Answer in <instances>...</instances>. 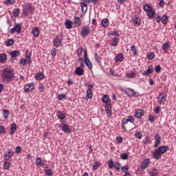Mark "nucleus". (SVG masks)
<instances>
[{"label": "nucleus", "instance_id": "nucleus-23", "mask_svg": "<svg viewBox=\"0 0 176 176\" xmlns=\"http://www.w3.org/2000/svg\"><path fill=\"white\" fill-rule=\"evenodd\" d=\"M62 130L65 133H71V129H69V125L67 124H63Z\"/></svg>", "mask_w": 176, "mask_h": 176}, {"label": "nucleus", "instance_id": "nucleus-11", "mask_svg": "<svg viewBox=\"0 0 176 176\" xmlns=\"http://www.w3.org/2000/svg\"><path fill=\"white\" fill-rule=\"evenodd\" d=\"M155 143L154 144V148H157L159 146L160 142L162 141V138L159 133H157L155 136Z\"/></svg>", "mask_w": 176, "mask_h": 176}, {"label": "nucleus", "instance_id": "nucleus-54", "mask_svg": "<svg viewBox=\"0 0 176 176\" xmlns=\"http://www.w3.org/2000/svg\"><path fill=\"white\" fill-rule=\"evenodd\" d=\"M78 63H80V65L81 68H84L85 67V65L83 64V58H80L78 59Z\"/></svg>", "mask_w": 176, "mask_h": 176}, {"label": "nucleus", "instance_id": "nucleus-44", "mask_svg": "<svg viewBox=\"0 0 176 176\" xmlns=\"http://www.w3.org/2000/svg\"><path fill=\"white\" fill-rule=\"evenodd\" d=\"M57 116L58 119H60V120H64V119H65V116H64L61 112H58Z\"/></svg>", "mask_w": 176, "mask_h": 176}, {"label": "nucleus", "instance_id": "nucleus-2", "mask_svg": "<svg viewBox=\"0 0 176 176\" xmlns=\"http://www.w3.org/2000/svg\"><path fill=\"white\" fill-rule=\"evenodd\" d=\"M168 151V146H160L157 149H155L153 153V157L154 159H159L162 158V155L166 153Z\"/></svg>", "mask_w": 176, "mask_h": 176}, {"label": "nucleus", "instance_id": "nucleus-5", "mask_svg": "<svg viewBox=\"0 0 176 176\" xmlns=\"http://www.w3.org/2000/svg\"><path fill=\"white\" fill-rule=\"evenodd\" d=\"M90 34V28L89 26H84L81 29L80 36L82 38H86V36H89Z\"/></svg>", "mask_w": 176, "mask_h": 176}, {"label": "nucleus", "instance_id": "nucleus-3", "mask_svg": "<svg viewBox=\"0 0 176 176\" xmlns=\"http://www.w3.org/2000/svg\"><path fill=\"white\" fill-rule=\"evenodd\" d=\"M143 9L145 12H146L147 16L148 17V19H150V20H152V19H155V14L156 12L153 10L152 6L146 4L143 6Z\"/></svg>", "mask_w": 176, "mask_h": 176}, {"label": "nucleus", "instance_id": "nucleus-20", "mask_svg": "<svg viewBox=\"0 0 176 176\" xmlns=\"http://www.w3.org/2000/svg\"><path fill=\"white\" fill-rule=\"evenodd\" d=\"M85 64L88 67L89 69H93V65L91 64V61H90V59H85L84 60Z\"/></svg>", "mask_w": 176, "mask_h": 176}, {"label": "nucleus", "instance_id": "nucleus-17", "mask_svg": "<svg viewBox=\"0 0 176 176\" xmlns=\"http://www.w3.org/2000/svg\"><path fill=\"white\" fill-rule=\"evenodd\" d=\"M10 57H12V58L19 57V56H20V51L19 50L11 51L10 52Z\"/></svg>", "mask_w": 176, "mask_h": 176}, {"label": "nucleus", "instance_id": "nucleus-13", "mask_svg": "<svg viewBox=\"0 0 176 176\" xmlns=\"http://www.w3.org/2000/svg\"><path fill=\"white\" fill-rule=\"evenodd\" d=\"M153 72V65H151L148 67V69H146V71H144L142 73V75H151V74H152Z\"/></svg>", "mask_w": 176, "mask_h": 176}, {"label": "nucleus", "instance_id": "nucleus-41", "mask_svg": "<svg viewBox=\"0 0 176 176\" xmlns=\"http://www.w3.org/2000/svg\"><path fill=\"white\" fill-rule=\"evenodd\" d=\"M147 58H148V60H153V58H155V54L153 53H148L146 55Z\"/></svg>", "mask_w": 176, "mask_h": 176}, {"label": "nucleus", "instance_id": "nucleus-56", "mask_svg": "<svg viewBox=\"0 0 176 176\" xmlns=\"http://www.w3.org/2000/svg\"><path fill=\"white\" fill-rule=\"evenodd\" d=\"M83 52V47H79L78 50H77V54L78 56H80V54H82V52Z\"/></svg>", "mask_w": 176, "mask_h": 176}, {"label": "nucleus", "instance_id": "nucleus-4", "mask_svg": "<svg viewBox=\"0 0 176 176\" xmlns=\"http://www.w3.org/2000/svg\"><path fill=\"white\" fill-rule=\"evenodd\" d=\"M167 98V95L164 93H162L159 95L157 98V103L160 105H164L166 104V100Z\"/></svg>", "mask_w": 176, "mask_h": 176}, {"label": "nucleus", "instance_id": "nucleus-18", "mask_svg": "<svg viewBox=\"0 0 176 176\" xmlns=\"http://www.w3.org/2000/svg\"><path fill=\"white\" fill-rule=\"evenodd\" d=\"M65 28H67V30H71L72 28V21H71L70 20H66L65 21Z\"/></svg>", "mask_w": 176, "mask_h": 176}, {"label": "nucleus", "instance_id": "nucleus-51", "mask_svg": "<svg viewBox=\"0 0 176 176\" xmlns=\"http://www.w3.org/2000/svg\"><path fill=\"white\" fill-rule=\"evenodd\" d=\"M45 175L47 176L53 175V170H52V169H48L47 170L45 171Z\"/></svg>", "mask_w": 176, "mask_h": 176}, {"label": "nucleus", "instance_id": "nucleus-35", "mask_svg": "<svg viewBox=\"0 0 176 176\" xmlns=\"http://www.w3.org/2000/svg\"><path fill=\"white\" fill-rule=\"evenodd\" d=\"M134 76H135V71H134V70H132L131 72V74H126V78H134Z\"/></svg>", "mask_w": 176, "mask_h": 176}, {"label": "nucleus", "instance_id": "nucleus-59", "mask_svg": "<svg viewBox=\"0 0 176 176\" xmlns=\"http://www.w3.org/2000/svg\"><path fill=\"white\" fill-rule=\"evenodd\" d=\"M94 59L96 61V63H100V56H98V54H94Z\"/></svg>", "mask_w": 176, "mask_h": 176}, {"label": "nucleus", "instance_id": "nucleus-36", "mask_svg": "<svg viewBox=\"0 0 176 176\" xmlns=\"http://www.w3.org/2000/svg\"><path fill=\"white\" fill-rule=\"evenodd\" d=\"M14 28H15L16 32H21V27L20 26V24H16L14 25Z\"/></svg>", "mask_w": 176, "mask_h": 176}, {"label": "nucleus", "instance_id": "nucleus-37", "mask_svg": "<svg viewBox=\"0 0 176 176\" xmlns=\"http://www.w3.org/2000/svg\"><path fill=\"white\" fill-rule=\"evenodd\" d=\"M116 61H118V63H122V61H123V55L122 54L117 55Z\"/></svg>", "mask_w": 176, "mask_h": 176}, {"label": "nucleus", "instance_id": "nucleus-61", "mask_svg": "<svg viewBox=\"0 0 176 176\" xmlns=\"http://www.w3.org/2000/svg\"><path fill=\"white\" fill-rule=\"evenodd\" d=\"M85 2H88V3H97V0H84Z\"/></svg>", "mask_w": 176, "mask_h": 176}, {"label": "nucleus", "instance_id": "nucleus-27", "mask_svg": "<svg viewBox=\"0 0 176 176\" xmlns=\"http://www.w3.org/2000/svg\"><path fill=\"white\" fill-rule=\"evenodd\" d=\"M7 57H6V55L5 54H1L0 55V63H5V61H6L7 60Z\"/></svg>", "mask_w": 176, "mask_h": 176}, {"label": "nucleus", "instance_id": "nucleus-9", "mask_svg": "<svg viewBox=\"0 0 176 176\" xmlns=\"http://www.w3.org/2000/svg\"><path fill=\"white\" fill-rule=\"evenodd\" d=\"M125 94L129 97H134V96H135V91L130 88H126L125 89Z\"/></svg>", "mask_w": 176, "mask_h": 176}, {"label": "nucleus", "instance_id": "nucleus-63", "mask_svg": "<svg viewBox=\"0 0 176 176\" xmlns=\"http://www.w3.org/2000/svg\"><path fill=\"white\" fill-rule=\"evenodd\" d=\"M128 122H130L131 123H134V118L131 116H129L128 117Z\"/></svg>", "mask_w": 176, "mask_h": 176}, {"label": "nucleus", "instance_id": "nucleus-46", "mask_svg": "<svg viewBox=\"0 0 176 176\" xmlns=\"http://www.w3.org/2000/svg\"><path fill=\"white\" fill-rule=\"evenodd\" d=\"M27 53L28 52H26V56H25V60L26 61V63H28V64L30 65L31 64V56L27 55Z\"/></svg>", "mask_w": 176, "mask_h": 176}, {"label": "nucleus", "instance_id": "nucleus-25", "mask_svg": "<svg viewBox=\"0 0 176 176\" xmlns=\"http://www.w3.org/2000/svg\"><path fill=\"white\" fill-rule=\"evenodd\" d=\"M102 25L105 28L109 25V21L108 19H104L102 20Z\"/></svg>", "mask_w": 176, "mask_h": 176}, {"label": "nucleus", "instance_id": "nucleus-32", "mask_svg": "<svg viewBox=\"0 0 176 176\" xmlns=\"http://www.w3.org/2000/svg\"><path fill=\"white\" fill-rule=\"evenodd\" d=\"M3 116L4 119H8V118H9V111L7 109L3 110Z\"/></svg>", "mask_w": 176, "mask_h": 176}, {"label": "nucleus", "instance_id": "nucleus-30", "mask_svg": "<svg viewBox=\"0 0 176 176\" xmlns=\"http://www.w3.org/2000/svg\"><path fill=\"white\" fill-rule=\"evenodd\" d=\"M162 24H167V21H168V18L166 15H163V16L161 19Z\"/></svg>", "mask_w": 176, "mask_h": 176}, {"label": "nucleus", "instance_id": "nucleus-33", "mask_svg": "<svg viewBox=\"0 0 176 176\" xmlns=\"http://www.w3.org/2000/svg\"><path fill=\"white\" fill-rule=\"evenodd\" d=\"M150 176H157V170L156 168H153L149 173Z\"/></svg>", "mask_w": 176, "mask_h": 176}, {"label": "nucleus", "instance_id": "nucleus-31", "mask_svg": "<svg viewBox=\"0 0 176 176\" xmlns=\"http://www.w3.org/2000/svg\"><path fill=\"white\" fill-rule=\"evenodd\" d=\"M120 157L122 159V160H127V159H129V154L122 153L120 154Z\"/></svg>", "mask_w": 176, "mask_h": 176}, {"label": "nucleus", "instance_id": "nucleus-19", "mask_svg": "<svg viewBox=\"0 0 176 176\" xmlns=\"http://www.w3.org/2000/svg\"><path fill=\"white\" fill-rule=\"evenodd\" d=\"M53 45L54 46H55L56 47H58L59 46H61V40H60V38H55L53 41Z\"/></svg>", "mask_w": 176, "mask_h": 176}, {"label": "nucleus", "instance_id": "nucleus-58", "mask_svg": "<svg viewBox=\"0 0 176 176\" xmlns=\"http://www.w3.org/2000/svg\"><path fill=\"white\" fill-rule=\"evenodd\" d=\"M51 53H52V56L54 57L56 54H57V50L56 48H53L51 51Z\"/></svg>", "mask_w": 176, "mask_h": 176}, {"label": "nucleus", "instance_id": "nucleus-50", "mask_svg": "<svg viewBox=\"0 0 176 176\" xmlns=\"http://www.w3.org/2000/svg\"><path fill=\"white\" fill-rule=\"evenodd\" d=\"M13 43H14V41H13V39L10 38L6 43V46H12Z\"/></svg>", "mask_w": 176, "mask_h": 176}, {"label": "nucleus", "instance_id": "nucleus-39", "mask_svg": "<svg viewBox=\"0 0 176 176\" xmlns=\"http://www.w3.org/2000/svg\"><path fill=\"white\" fill-rule=\"evenodd\" d=\"M114 168L116 170V171H120V163L116 162L114 164Z\"/></svg>", "mask_w": 176, "mask_h": 176}, {"label": "nucleus", "instance_id": "nucleus-57", "mask_svg": "<svg viewBox=\"0 0 176 176\" xmlns=\"http://www.w3.org/2000/svg\"><path fill=\"white\" fill-rule=\"evenodd\" d=\"M155 71L157 74H159L160 71H162V67L160 65H158L155 67Z\"/></svg>", "mask_w": 176, "mask_h": 176}, {"label": "nucleus", "instance_id": "nucleus-15", "mask_svg": "<svg viewBox=\"0 0 176 176\" xmlns=\"http://www.w3.org/2000/svg\"><path fill=\"white\" fill-rule=\"evenodd\" d=\"M13 156V152L12 151L9 150L8 153H5L3 157V160H8L9 157H12Z\"/></svg>", "mask_w": 176, "mask_h": 176}, {"label": "nucleus", "instance_id": "nucleus-7", "mask_svg": "<svg viewBox=\"0 0 176 176\" xmlns=\"http://www.w3.org/2000/svg\"><path fill=\"white\" fill-rule=\"evenodd\" d=\"M35 89V85L34 82H30L28 85H26L24 87V90L26 93H31L32 90Z\"/></svg>", "mask_w": 176, "mask_h": 176}, {"label": "nucleus", "instance_id": "nucleus-45", "mask_svg": "<svg viewBox=\"0 0 176 176\" xmlns=\"http://www.w3.org/2000/svg\"><path fill=\"white\" fill-rule=\"evenodd\" d=\"M167 49H168V43H165L162 45V50L167 52Z\"/></svg>", "mask_w": 176, "mask_h": 176}, {"label": "nucleus", "instance_id": "nucleus-64", "mask_svg": "<svg viewBox=\"0 0 176 176\" xmlns=\"http://www.w3.org/2000/svg\"><path fill=\"white\" fill-rule=\"evenodd\" d=\"M150 141H151V139H149V138H146L143 140V144H145L146 145H147L148 142H149Z\"/></svg>", "mask_w": 176, "mask_h": 176}, {"label": "nucleus", "instance_id": "nucleus-53", "mask_svg": "<svg viewBox=\"0 0 176 176\" xmlns=\"http://www.w3.org/2000/svg\"><path fill=\"white\" fill-rule=\"evenodd\" d=\"M136 138H138L139 140H141L142 138V132H138L135 133Z\"/></svg>", "mask_w": 176, "mask_h": 176}, {"label": "nucleus", "instance_id": "nucleus-29", "mask_svg": "<svg viewBox=\"0 0 176 176\" xmlns=\"http://www.w3.org/2000/svg\"><path fill=\"white\" fill-rule=\"evenodd\" d=\"M102 102H104V104H108V102L109 101V98L108 97V96L104 95L102 96Z\"/></svg>", "mask_w": 176, "mask_h": 176}, {"label": "nucleus", "instance_id": "nucleus-10", "mask_svg": "<svg viewBox=\"0 0 176 176\" xmlns=\"http://www.w3.org/2000/svg\"><path fill=\"white\" fill-rule=\"evenodd\" d=\"M74 74L78 75V76H82V75H85V69L80 67H78L75 69Z\"/></svg>", "mask_w": 176, "mask_h": 176}, {"label": "nucleus", "instance_id": "nucleus-22", "mask_svg": "<svg viewBox=\"0 0 176 176\" xmlns=\"http://www.w3.org/2000/svg\"><path fill=\"white\" fill-rule=\"evenodd\" d=\"M43 78H45V75L43 74V73H37L35 75V78L36 79V80H42Z\"/></svg>", "mask_w": 176, "mask_h": 176}, {"label": "nucleus", "instance_id": "nucleus-40", "mask_svg": "<svg viewBox=\"0 0 176 176\" xmlns=\"http://www.w3.org/2000/svg\"><path fill=\"white\" fill-rule=\"evenodd\" d=\"M3 168L4 170H9V168H10V163L9 162H4Z\"/></svg>", "mask_w": 176, "mask_h": 176}, {"label": "nucleus", "instance_id": "nucleus-12", "mask_svg": "<svg viewBox=\"0 0 176 176\" xmlns=\"http://www.w3.org/2000/svg\"><path fill=\"white\" fill-rule=\"evenodd\" d=\"M132 21L136 27H140L141 25V19L138 16L133 17Z\"/></svg>", "mask_w": 176, "mask_h": 176}, {"label": "nucleus", "instance_id": "nucleus-34", "mask_svg": "<svg viewBox=\"0 0 176 176\" xmlns=\"http://www.w3.org/2000/svg\"><path fill=\"white\" fill-rule=\"evenodd\" d=\"M74 24L76 25V27H79V25H80V18L79 17L75 18Z\"/></svg>", "mask_w": 176, "mask_h": 176}, {"label": "nucleus", "instance_id": "nucleus-1", "mask_svg": "<svg viewBox=\"0 0 176 176\" xmlns=\"http://www.w3.org/2000/svg\"><path fill=\"white\" fill-rule=\"evenodd\" d=\"M1 76L4 83H12L16 79L14 70L9 67L3 69Z\"/></svg>", "mask_w": 176, "mask_h": 176}, {"label": "nucleus", "instance_id": "nucleus-14", "mask_svg": "<svg viewBox=\"0 0 176 176\" xmlns=\"http://www.w3.org/2000/svg\"><path fill=\"white\" fill-rule=\"evenodd\" d=\"M150 162L151 160L148 158L146 159L141 164L142 170H145L149 166Z\"/></svg>", "mask_w": 176, "mask_h": 176}, {"label": "nucleus", "instance_id": "nucleus-38", "mask_svg": "<svg viewBox=\"0 0 176 176\" xmlns=\"http://www.w3.org/2000/svg\"><path fill=\"white\" fill-rule=\"evenodd\" d=\"M115 166V163L113 162V160H110L108 161V166L109 167V168H113Z\"/></svg>", "mask_w": 176, "mask_h": 176}, {"label": "nucleus", "instance_id": "nucleus-49", "mask_svg": "<svg viewBox=\"0 0 176 176\" xmlns=\"http://www.w3.org/2000/svg\"><path fill=\"white\" fill-rule=\"evenodd\" d=\"M121 171H122L123 173H128L127 171H129V166H127V165H125L124 166H122L121 168Z\"/></svg>", "mask_w": 176, "mask_h": 176}, {"label": "nucleus", "instance_id": "nucleus-8", "mask_svg": "<svg viewBox=\"0 0 176 176\" xmlns=\"http://www.w3.org/2000/svg\"><path fill=\"white\" fill-rule=\"evenodd\" d=\"M32 12H34V8H32V5L31 4H28L23 8V14H25V16H27L28 13H32Z\"/></svg>", "mask_w": 176, "mask_h": 176}, {"label": "nucleus", "instance_id": "nucleus-6", "mask_svg": "<svg viewBox=\"0 0 176 176\" xmlns=\"http://www.w3.org/2000/svg\"><path fill=\"white\" fill-rule=\"evenodd\" d=\"M87 98H93V94L91 93V89L94 87L91 82H87Z\"/></svg>", "mask_w": 176, "mask_h": 176}, {"label": "nucleus", "instance_id": "nucleus-24", "mask_svg": "<svg viewBox=\"0 0 176 176\" xmlns=\"http://www.w3.org/2000/svg\"><path fill=\"white\" fill-rule=\"evenodd\" d=\"M32 34L34 36H36V37L39 36V29L38 28H33Z\"/></svg>", "mask_w": 176, "mask_h": 176}, {"label": "nucleus", "instance_id": "nucleus-28", "mask_svg": "<svg viewBox=\"0 0 176 176\" xmlns=\"http://www.w3.org/2000/svg\"><path fill=\"white\" fill-rule=\"evenodd\" d=\"M12 13L14 17H19V14H20V9L19 8L14 9Z\"/></svg>", "mask_w": 176, "mask_h": 176}, {"label": "nucleus", "instance_id": "nucleus-47", "mask_svg": "<svg viewBox=\"0 0 176 176\" xmlns=\"http://www.w3.org/2000/svg\"><path fill=\"white\" fill-rule=\"evenodd\" d=\"M118 43H119V38H114L111 43L112 46H118Z\"/></svg>", "mask_w": 176, "mask_h": 176}, {"label": "nucleus", "instance_id": "nucleus-21", "mask_svg": "<svg viewBox=\"0 0 176 176\" xmlns=\"http://www.w3.org/2000/svg\"><path fill=\"white\" fill-rule=\"evenodd\" d=\"M17 130V126H16L15 124H11V128H10V135H13L14 134V131Z\"/></svg>", "mask_w": 176, "mask_h": 176}, {"label": "nucleus", "instance_id": "nucleus-52", "mask_svg": "<svg viewBox=\"0 0 176 176\" xmlns=\"http://www.w3.org/2000/svg\"><path fill=\"white\" fill-rule=\"evenodd\" d=\"M16 0H6L5 3L6 5H12V3H14Z\"/></svg>", "mask_w": 176, "mask_h": 176}, {"label": "nucleus", "instance_id": "nucleus-60", "mask_svg": "<svg viewBox=\"0 0 176 176\" xmlns=\"http://www.w3.org/2000/svg\"><path fill=\"white\" fill-rule=\"evenodd\" d=\"M41 163H42V160H41V158L38 157L36 160V166H41Z\"/></svg>", "mask_w": 176, "mask_h": 176}, {"label": "nucleus", "instance_id": "nucleus-55", "mask_svg": "<svg viewBox=\"0 0 176 176\" xmlns=\"http://www.w3.org/2000/svg\"><path fill=\"white\" fill-rule=\"evenodd\" d=\"M116 141L118 142V144H120L121 142H123V138L122 136H118L116 138Z\"/></svg>", "mask_w": 176, "mask_h": 176}, {"label": "nucleus", "instance_id": "nucleus-42", "mask_svg": "<svg viewBox=\"0 0 176 176\" xmlns=\"http://www.w3.org/2000/svg\"><path fill=\"white\" fill-rule=\"evenodd\" d=\"M131 49L135 56H137V54H138L137 52V48H135V45H131Z\"/></svg>", "mask_w": 176, "mask_h": 176}, {"label": "nucleus", "instance_id": "nucleus-16", "mask_svg": "<svg viewBox=\"0 0 176 176\" xmlns=\"http://www.w3.org/2000/svg\"><path fill=\"white\" fill-rule=\"evenodd\" d=\"M144 115H145V112L141 109L137 110L135 113V116L138 119H139V118H141V116H144Z\"/></svg>", "mask_w": 176, "mask_h": 176}, {"label": "nucleus", "instance_id": "nucleus-43", "mask_svg": "<svg viewBox=\"0 0 176 176\" xmlns=\"http://www.w3.org/2000/svg\"><path fill=\"white\" fill-rule=\"evenodd\" d=\"M58 98L60 101H62V100H65V98H67V95L60 94L58 96Z\"/></svg>", "mask_w": 176, "mask_h": 176}, {"label": "nucleus", "instance_id": "nucleus-48", "mask_svg": "<svg viewBox=\"0 0 176 176\" xmlns=\"http://www.w3.org/2000/svg\"><path fill=\"white\" fill-rule=\"evenodd\" d=\"M106 112H109L112 109V107H111V104H107L104 107Z\"/></svg>", "mask_w": 176, "mask_h": 176}, {"label": "nucleus", "instance_id": "nucleus-62", "mask_svg": "<svg viewBox=\"0 0 176 176\" xmlns=\"http://www.w3.org/2000/svg\"><path fill=\"white\" fill-rule=\"evenodd\" d=\"M99 166L100 165H98V162H95L93 165V169L97 170V168H98Z\"/></svg>", "mask_w": 176, "mask_h": 176}, {"label": "nucleus", "instance_id": "nucleus-26", "mask_svg": "<svg viewBox=\"0 0 176 176\" xmlns=\"http://www.w3.org/2000/svg\"><path fill=\"white\" fill-rule=\"evenodd\" d=\"M80 7L82 8V13H86L87 12V5L84 3H80Z\"/></svg>", "mask_w": 176, "mask_h": 176}]
</instances>
